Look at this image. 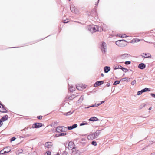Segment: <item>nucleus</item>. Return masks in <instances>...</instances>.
I'll return each mask as SVG.
<instances>
[{"label": "nucleus", "instance_id": "4c0bfd02", "mask_svg": "<svg viewBox=\"0 0 155 155\" xmlns=\"http://www.w3.org/2000/svg\"><path fill=\"white\" fill-rule=\"evenodd\" d=\"M91 144L94 146H96L97 145V143L94 141H93L91 142Z\"/></svg>", "mask_w": 155, "mask_h": 155}, {"label": "nucleus", "instance_id": "6e6d98bb", "mask_svg": "<svg viewBox=\"0 0 155 155\" xmlns=\"http://www.w3.org/2000/svg\"><path fill=\"white\" fill-rule=\"evenodd\" d=\"M101 104H100V103L97 104H96L97 107H98V106H100Z\"/></svg>", "mask_w": 155, "mask_h": 155}, {"label": "nucleus", "instance_id": "2f4dec72", "mask_svg": "<svg viewBox=\"0 0 155 155\" xmlns=\"http://www.w3.org/2000/svg\"><path fill=\"white\" fill-rule=\"evenodd\" d=\"M84 98V97L83 96H81L79 98V99L78 100V101H79V102H81L83 100Z\"/></svg>", "mask_w": 155, "mask_h": 155}, {"label": "nucleus", "instance_id": "7ed1b4c3", "mask_svg": "<svg viewBox=\"0 0 155 155\" xmlns=\"http://www.w3.org/2000/svg\"><path fill=\"white\" fill-rule=\"evenodd\" d=\"M11 150V149L10 147H7L4 148L3 150L0 151V155L5 154L6 153H8Z\"/></svg>", "mask_w": 155, "mask_h": 155}, {"label": "nucleus", "instance_id": "c9c22d12", "mask_svg": "<svg viewBox=\"0 0 155 155\" xmlns=\"http://www.w3.org/2000/svg\"><path fill=\"white\" fill-rule=\"evenodd\" d=\"M61 128L62 129V132H64L67 130V128L64 126H61Z\"/></svg>", "mask_w": 155, "mask_h": 155}, {"label": "nucleus", "instance_id": "e433bc0d", "mask_svg": "<svg viewBox=\"0 0 155 155\" xmlns=\"http://www.w3.org/2000/svg\"><path fill=\"white\" fill-rule=\"evenodd\" d=\"M124 63L126 65H129L131 63V61H126Z\"/></svg>", "mask_w": 155, "mask_h": 155}, {"label": "nucleus", "instance_id": "f257e3e1", "mask_svg": "<svg viewBox=\"0 0 155 155\" xmlns=\"http://www.w3.org/2000/svg\"><path fill=\"white\" fill-rule=\"evenodd\" d=\"M86 28L92 33H94L97 31H101L102 30L101 27L94 25H88L86 27Z\"/></svg>", "mask_w": 155, "mask_h": 155}, {"label": "nucleus", "instance_id": "603ef678", "mask_svg": "<svg viewBox=\"0 0 155 155\" xmlns=\"http://www.w3.org/2000/svg\"><path fill=\"white\" fill-rule=\"evenodd\" d=\"M127 82H129L130 81V78H127Z\"/></svg>", "mask_w": 155, "mask_h": 155}, {"label": "nucleus", "instance_id": "774afa93", "mask_svg": "<svg viewBox=\"0 0 155 155\" xmlns=\"http://www.w3.org/2000/svg\"><path fill=\"white\" fill-rule=\"evenodd\" d=\"M147 43H153L151 42H147Z\"/></svg>", "mask_w": 155, "mask_h": 155}, {"label": "nucleus", "instance_id": "49530a36", "mask_svg": "<svg viewBox=\"0 0 155 155\" xmlns=\"http://www.w3.org/2000/svg\"><path fill=\"white\" fill-rule=\"evenodd\" d=\"M67 128H68L67 129L69 130H71L73 129L71 126H68V127Z\"/></svg>", "mask_w": 155, "mask_h": 155}, {"label": "nucleus", "instance_id": "1a4fd4ad", "mask_svg": "<svg viewBox=\"0 0 155 155\" xmlns=\"http://www.w3.org/2000/svg\"><path fill=\"white\" fill-rule=\"evenodd\" d=\"M45 148L46 149V148H50L52 146V143L50 142H48L45 143Z\"/></svg>", "mask_w": 155, "mask_h": 155}, {"label": "nucleus", "instance_id": "f704fd0d", "mask_svg": "<svg viewBox=\"0 0 155 155\" xmlns=\"http://www.w3.org/2000/svg\"><path fill=\"white\" fill-rule=\"evenodd\" d=\"M71 126L72 129H74V128L77 127H78V125L77 124H74L73 125Z\"/></svg>", "mask_w": 155, "mask_h": 155}, {"label": "nucleus", "instance_id": "72a5a7b5", "mask_svg": "<svg viewBox=\"0 0 155 155\" xmlns=\"http://www.w3.org/2000/svg\"><path fill=\"white\" fill-rule=\"evenodd\" d=\"M146 105V104L145 103H143L140 106V109H142L143 107H144Z\"/></svg>", "mask_w": 155, "mask_h": 155}, {"label": "nucleus", "instance_id": "bb28decb", "mask_svg": "<svg viewBox=\"0 0 155 155\" xmlns=\"http://www.w3.org/2000/svg\"><path fill=\"white\" fill-rule=\"evenodd\" d=\"M140 39L138 38H135L133 39L132 41V43H134V42H139L140 41Z\"/></svg>", "mask_w": 155, "mask_h": 155}, {"label": "nucleus", "instance_id": "864d4df0", "mask_svg": "<svg viewBox=\"0 0 155 155\" xmlns=\"http://www.w3.org/2000/svg\"><path fill=\"white\" fill-rule=\"evenodd\" d=\"M3 124V122L0 120V127H1Z\"/></svg>", "mask_w": 155, "mask_h": 155}, {"label": "nucleus", "instance_id": "473e14b6", "mask_svg": "<svg viewBox=\"0 0 155 155\" xmlns=\"http://www.w3.org/2000/svg\"><path fill=\"white\" fill-rule=\"evenodd\" d=\"M143 92L142 90L140 91H139L137 92V95H140L142 94Z\"/></svg>", "mask_w": 155, "mask_h": 155}, {"label": "nucleus", "instance_id": "338daca9", "mask_svg": "<svg viewBox=\"0 0 155 155\" xmlns=\"http://www.w3.org/2000/svg\"><path fill=\"white\" fill-rule=\"evenodd\" d=\"M101 76L102 77L104 76V74H103V73H101Z\"/></svg>", "mask_w": 155, "mask_h": 155}, {"label": "nucleus", "instance_id": "39448f33", "mask_svg": "<svg viewBox=\"0 0 155 155\" xmlns=\"http://www.w3.org/2000/svg\"><path fill=\"white\" fill-rule=\"evenodd\" d=\"M80 152L76 148H73L71 153H70L68 155H80Z\"/></svg>", "mask_w": 155, "mask_h": 155}, {"label": "nucleus", "instance_id": "69168bd1", "mask_svg": "<svg viewBox=\"0 0 155 155\" xmlns=\"http://www.w3.org/2000/svg\"><path fill=\"white\" fill-rule=\"evenodd\" d=\"M27 129H26V128H25L23 130H26Z\"/></svg>", "mask_w": 155, "mask_h": 155}, {"label": "nucleus", "instance_id": "a878e982", "mask_svg": "<svg viewBox=\"0 0 155 155\" xmlns=\"http://www.w3.org/2000/svg\"><path fill=\"white\" fill-rule=\"evenodd\" d=\"M143 92H149L150 91V89L148 88H144L142 89Z\"/></svg>", "mask_w": 155, "mask_h": 155}, {"label": "nucleus", "instance_id": "e2e57ef3", "mask_svg": "<svg viewBox=\"0 0 155 155\" xmlns=\"http://www.w3.org/2000/svg\"><path fill=\"white\" fill-rule=\"evenodd\" d=\"M22 151L23 150H21V151L19 152V153H21Z\"/></svg>", "mask_w": 155, "mask_h": 155}, {"label": "nucleus", "instance_id": "2eb2a0df", "mask_svg": "<svg viewBox=\"0 0 155 155\" xmlns=\"http://www.w3.org/2000/svg\"><path fill=\"white\" fill-rule=\"evenodd\" d=\"M8 118V116L7 115H5L3 116L1 119H0V120L2 121V122H3L6 121Z\"/></svg>", "mask_w": 155, "mask_h": 155}, {"label": "nucleus", "instance_id": "bf43d9fd", "mask_svg": "<svg viewBox=\"0 0 155 155\" xmlns=\"http://www.w3.org/2000/svg\"><path fill=\"white\" fill-rule=\"evenodd\" d=\"M151 109H152V107H149V109H148V110H151Z\"/></svg>", "mask_w": 155, "mask_h": 155}, {"label": "nucleus", "instance_id": "dca6fc26", "mask_svg": "<svg viewBox=\"0 0 155 155\" xmlns=\"http://www.w3.org/2000/svg\"><path fill=\"white\" fill-rule=\"evenodd\" d=\"M99 120L98 118L95 117H93L89 119V121H97Z\"/></svg>", "mask_w": 155, "mask_h": 155}, {"label": "nucleus", "instance_id": "052dcab7", "mask_svg": "<svg viewBox=\"0 0 155 155\" xmlns=\"http://www.w3.org/2000/svg\"><path fill=\"white\" fill-rule=\"evenodd\" d=\"M151 155H155V153L153 152L151 154Z\"/></svg>", "mask_w": 155, "mask_h": 155}, {"label": "nucleus", "instance_id": "423d86ee", "mask_svg": "<svg viewBox=\"0 0 155 155\" xmlns=\"http://www.w3.org/2000/svg\"><path fill=\"white\" fill-rule=\"evenodd\" d=\"M43 125L42 124L39 123H34L32 126L33 128H38L41 127Z\"/></svg>", "mask_w": 155, "mask_h": 155}, {"label": "nucleus", "instance_id": "5fc2aeb1", "mask_svg": "<svg viewBox=\"0 0 155 155\" xmlns=\"http://www.w3.org/2000/svg\"><path fill=\"white\" fill-rule=\"evenodd\" d=\"M68 22V21H66V20H64L63 21V23H66Z\"/></svg>", "mask_w": 155, "mask_h": 155}, {"label": "nucleus", "instance_id": "393cba45", "mask_svg": "<svg viewBox=\"0 0 155 155\" xmlns=\"http://www.w3.org/2000/svg\"><path fill=\"white\" fill-rule=\"evenodd\" d=\"M121 70L124 72L125 73H126V72H129L128 71H129V70L128 69H127V68H126L123 67L122 68ZM129 71H132V70H131V69H130Z\"/></svg>", "mask_w": 155, "mask_h": 155}, {"label": "nucleus", "instance_id": "0e129e2a", "mask_svg": "<svg viewBox=\"0 0 155 155\" xmlns=\"http://www.w3.org/2000/svg\"><path fill=\"white\" fill-rule=\"evenodd\" d=\"M148 146H146L145 148H143V149H142V150H144L145 148H146L148 147Z\"/></svg>", "mask_w": 155, "mask_h": 155}, {"label": "nucleus", "instance_id": "f03ea898", "mask_svg": "<svg viewBox=\"0 0 155 155\" xmlns=\"http://www.w3.org/2000/svg\"><path fill=\"white\" fill-rule=\"evenodd\" d=\"M127 41L124 40L122 39L117 41H116V44L120 47H124L125 46V43Z\"/></svg>", "mask_w": 155, "mask_h": 155}, {"label": "nucleus", "instance_id": "a211bd4d", "mask_svg": "<svg viewBox=\"0 0 155 155\" xmlns=\"http://www.w3.org/2000/svg\"><path fill=\"white\" fill-rule=\"evenodd\" d=\"M5 107V106L4 105H2V107L1 109L2 110H0V112H1L2 113H7L8 112V111L6 110Z\"/></svg>", "mask_w": 155, "mask_h": 155}, {"label": "nucleus", "instance_id": "f8f14e48", "mask_svg": "<svg viewBox=\"0 0 155 155\" xmlns=\"http://www.w3.org/2000/svg\"><path fill=\"white\" fill-rule=\"evenodd\" d=\"M101 131V130H97L93 134L95 139L97 138L98 137L100 134Z\"/></svg>", "mask_w": 155, "mask_h": 155}, {"label": "nucleus", "instance_id": "f3484780", "mask_svg": "<svg viewBox=\"0 0 155 155\" xmlns=\"http://www.w3.org/2000/svg\"><path fill=\"white\" fill-rule=\"evenodd\" d=\"M69 90L71 92H72L75 91V87L72 85H69Z\"/></svg>", "mask_w": 155, "mask_h": 155}, {"label": "nucleus", "instance_id": "ddd939ff", "mask_svg": "<svg viewBox=\"0 0 155 155\" xmlns=\"http://www.w3.org/2000/svg\"><path fill=\"white\" fill-rule=\"evenodd\" d=\"M104 83L103 81H96L94 84V86L97 87L102 84Z\"/></svg>", "mask_w": 155, "mask_h": 155}, {"label": "nucleus", "instance_id": "680f3d73", "mask_svg": "<svg viewBox=\"0 0 155 155\" xmlns=\"http://www.w3.org/2000/svg\"><path fill=\"white\" fill-rule=\"evenodd\" d=\"M105 102L104 101H101V102H100V104H103V103H104V102Z\"/></svg>", "mask_w": 155, "mask_h": 155}, {"label": "nucleus", "instance_id": "20e7f679", "mask_svg": "<svg viewBox=\"0 0 155 155\" xmlns=\"http://www.w3.org/2000/svg\"><path fill=\"white\" fill-rule=\"evenodd\" d=\"M101 51L103 54H105L107 48L106 44L104 42H102L101 45Z\"/></svg>", "mask_w": 155, "mask_h": 155}, {"label": "nucleus", "instance_id": "4be33fe9", "mask_svg": "<svg viewBox=\"0 0 155 155\" xmlns=\"http://www.w3.org/2000/svg\"><path fill=\"white\" fill-rule=\"evenodd\" d=\"M66 134L67 133H63L57 134L55 135V136L56 137H58L60 136H65Z\"/></svg>", "mask_w": 155, "mask_h": 155}, {"label": "nucleus", "instance_id": "0eeeda50", "mask_svg": "<svg viewBox=\"0 0 155 155\" xmlns=\"http://www.w3.org/2000/svg\"><path fill=\"white\" fill-rule=\"evenodd\" d=\"M74 143L70 141L69 142L68 147V148L69 150H71L73 149V148H76L74 147Z\"/></svg>", "mask_w": 155, "mask_h": 155}, {"label": "nucleus", "instance_id": "3c124183", "mask_svg": "<svg viewBox=\"0 0 155 155\" xmlns=\"http://www.w3.org/2000/svg\"><path fill=\"white\" fill-rule=\"evenodd\" d=\"M104 71L105 73H107V66L104 67Z\"/></svg>", "mask_w": 155, "mask_h": 155}, {"label": "nucleus", "instance_id": "aec40b11", "mask_svg": "<svg viewBox=\"0 0 155 155\" xmlns=\"http://www.w3.org/2000/svg\"><path fill=\"white\" fill-rule=\"evenodd\" d=\"M143 54L145 55V56H143V55H141V56L143 58H151V55L149 53H148V54L149 55L148 56H147V54L146 53H143Z\"/></svg>", "mask_w": 155, "mask_h": 155}, {"label": "nucleus", "instance_id": "a19ab883", "mask_svg": "<svg viewBox=\"0 0 155 155\" xmlns=\"http://www.w3.org/2000/svg\"><path fill=\"white\" fill-rule=\"evenodd\" d=\"M126 80H127V78H123L122 79H121L120 81H126Z\"/></svg>", "mask_w": 155, "mask_h": 155}, {"label": "nucleus", "instance_id": "09e8293b", "mask_svg": "<svg viewBox=\"0 0 155 155\" xmlns=\"http://www.w3.org/2000/svg\"><path fill=\"white\" fill-rule=\"evenodd\" d=\"M110 68L109 66H107V73H108L110 70Z\"/></svg>", "mask_w": 155, "mask_h": 155}, {"label": "nucleus", "instance_id": "9b49d317", "mask_svg": "<svg viewBox=\"0 0 155 155\" xmlns=\"http://www.w3.org/2000/svg\"><path fill=\"white\" fill-rule=\"evenodd\" d=\"M122 67H123L120 65L116 64L113 65V68L114 70H116L118 69H120L121 70Z\"/></svg>", "mask_w": 155, "mask_h": 155}, {"label": "nucleus", "instance_id": "13d9d810", "mask_svg": "<svg viewBox=\"0 0 155 155\" xmlns=\"http://www.w3.org/2000/svg\"><path fill=\"white\" fill-rule=\"evenodd\" d=\"M2 105H4L2 104L0 102V108H1V106L2 107Z\"/></svg>", "mask_w": 155, "mask_h": 155}, {"label": "nucleus", "instance_id": "9d476101", "mask_svg": "<svg viewBox=\"0 0 155 155\" xmlns=\"http://www.w3.org/2000/svg\"><path fill=\"white\" fill-rule=\"evenodd\" d=\"M146 67V65L143 63H140L138 66V68L141 70L144 69Z\"/></svg>", "mask_w": 155, "mask_h": 155}, {"label": "nucleus", "instance_id": "5701e85b", "mask_svg": "<svg viewBox=\"0 0 155 155\" xmlns=\"http://www.w3.org/2000/svg\"><path fill=\"white\" fill-rule=\"evenodd\" d=\"M117 35V36L120 38H125L127 37V36L125 34H119Z\"/></svg>", "mask_w": 155, "mask_h": 155}, {"label": "nucleus", "instance_id": "37998d69", "mask_svg": "<svg viewBox=\"0 0 155 155\" xmlns=\"http://www.w3.org/2000/svg\"><path fill=\"white\" fill-rule=\"evenodd\" d=\"M136 81L135 80H134L131 82V84L132 85H134L136 83Z\"/></svg>", "mask_w": 155, "mask_h": 155}, {"label": "nucleus", "instance_id": "79ce46f5", "mask_svg": "<svg viewBox=\"0 0 155 155\" xmlns=\"http://www.w3.org/2000/svg\"><path fill=\"white\" fill-rule=\"evenodd\" d=\"M87 124V123L83 122V123H80V126H83V125H86V124Z\"/></svg>", "mask_w": 155, "mask_h": 155}, {"label": "nucleus", "instance_id": "de8ad7c7", "mask_svg": "<svg viewBox=\"0 0 155 155\" xmlns=\"http://www.w3.org/2000/svg\"><path fill=\"white\" fill-rule=\"evenodd\" d=\"M68 153L66 151H63L62 155H67Z\"/></svg>", "mask_w": 155, "mask_h": 155}, {"label": "nucleus", "instance_id": "4468645a", "mask_svg": "<svg viewBox=\"0 0 155 155\" xmlns=\"http://www.w3.org/2000/svg\"><path fill=\"white\" fill-rule=\"evenodd\" d=\"M76 88L79 90H82L83 89L84 87L83 86V85L81 84H77L76 86Z\"/></svg>", "mask_w": 155, "mask_h": 155}, {"label": "nucleus", "instance_id": "ea45409f", "mask_svg": "<svg viewBox=\"0 0 155 155\" xmlns=\"http://www.w3.org/2000/svg\"><path fill=\"white\" fill-rule=\"evenodd\" d=\"M16 138L15 137H12L10 139V141L11 142H12L15 140Z\"/></svg>", "mask_w": 155, "mask_h": 155}, {"label": "nucleus", "instance_id": "c756f323", "mask_svg": "<svg viewBox=\"0 0 155 155\" xmlns=\"http://www.w3.org/2000/svg\"><path fill=\"white\" fill-rule=\"evenodd\" d=\"M97 107V106H96V104H93V105H92V106H88V107H85V108L86 109H87L89 108L90 107Z\"/></svg>", "mask_w": 155, "mask_h": 155}, {"label": "nucleus", "instance_id": "6ab92c4d", "mask_svg": "<svg viewBox=\"0 0 155 155\" xmlns=\"http://www.w3.org/2000/svg\"><path fill=\"white\" fill-rule=\"evenodd\" d=\"M87 138L89 140H92L94 139H95L93 134L88 135L87 136Z\"/></svg>", "mask_w": 155, "mask_h": 155}, {"label": "nucleus", "instance_id": "a18cd8bd", "mask_svg": "<svg viewBox=\"0 0 155 155\" xmlns=\"http://www.w3.org/2000/svg\"><path fill=\"white\" fill-rule=\"evenodd\" d=\"M150 95L153 97L155 98V94L153 93H151Z\"/></svg>", "mask_w": 155, "mask_h": 155}, {"label": "nucleus", "instance_id": "7c9ffc66", "mask_svg": "<svg viewBox=\"0 0 155 155\" xmlns=\"http://www.w3.org/2000/svg\"><path fill=\"white\" fill-rule=\"evenodd\" d=\"M75 97V95H73L69 97L68 98V99L70 100H71Z\"/></svg>", "mask_w": 155, "mask_h": 155}, {"label": "nucleus", "instance_id": "8fccbe9b", "mask_svg": "<svg viewBox=\"0 0 155 155\" xmlns=\"http://www.w3.org/2000/svg\"><path fill=\"white\" fill-rule=\"evenodd\" d=\"M37 118H38V119H41L42 118V116H37Z\"/></svg>", "mask_w": 155, "mask_h": 155}, {"label": "nucleus", "instance_id": "c85d7f7f", "mask_svg": "<svg viewBox=\"0 0 155 155\" xmlns=\"http://www.w3.org/2000/svg\"><path fill=\"white\" fill-rule=\"evenodd\" d=\"M73 113V111L71 112V111H69L65 113L64 114L65 115L67 116V115H71V114H72Z\"/></svg>", "mask_w": 155, "mask_h": 155}, {"label": "nucleus", "instance_id": "4d7b16f0", "mask_svg": "<svg viewBox=\"0 0 155 155\" xmlns=\"http://www.w3.org/2000/svg\"><path fill=\"white\" fill-rule=\"evenodd\" d=\"M110 85V84L109 83L107 82V87H109Z\"/></svg>", "mask_w": 155, "mask_h": 155}, {"label": "nucleus", "instance_id": "b1692460", "mask_svg": "<svg viewBox=\"0 0 155 155\" xmlns=\"http://www.w3.org/2000/svg\"><path fill=\"white\" fill-rule=\"evenodd\" d=\"M70 9H71V11L72 12L74 13L75 12V7L74 5H71V6H70Z\"/></svg>", "mask_w": 155, "mask_h": 155}, {"label": "nucleus", "instance_id": "c03bdc74", "mask_svg": "<svg viewBox=\"0 0 155 155\" xmlns=\"http://www.w3.org/2000/svg\"><path fill=\"white\" fill-rule=\"evenodd\" d=\"M99 0H98L97 1V2L95 4V8L96 9V8H97V6L98 5V3H99Z\"/></svg>", "mask_w": 155, "mask_h": 155}, {"label": "nucleus", "instance_id": "412c9836", "mask_svg": "<svg viewBox=\"0 0 155 155\" xmlns=\"http://www.w3.org/2000/svg\"><path fill=\"white\" fill-rule=\"evenodd\" d=\"M62 129L61 128V126H59L57 127L56 128V131L58 133L62 132Z\"/></svg>", "mask_w": 155, "mask_h": 155}, {"label": "nucleus", "instance_id": "58836bf2", "mask_svg": "<svg viewBox=\"0 0 155 155\" xmlns=\"http://www.w3.org/2000/svg\"><path fill=\"white\" fill-rule=\"evenodd\" d=\"M45 155H51V152L49 151H47L45 153Z\"/></svg>", "mask_w": 155, "mask_h": 155}, {"label": "nucleus", "instance_id": "6e6552de", "mask_svg": "<svg viewBox=\"0 0 155 155\" xmlns=\"http://www.w3.org/2000/svg\"><path fill=\"white\" fill-rule=\"evenodd\" d=\"M130 56V54H123L120 55V58L124 59H127Z\"/></svg>", "mask_w": 155, "mask_h": 155}, {"label": "nucleus", "instance_id": "cd10ccee", "mask_svg": "<svg viewBox=\"0 0 155 155\" xmlns=\"http://www.w3.org/2000/svg\"><path fill=\"white\" fill-rule=\"evenodd\" d=\"M120 83V81L119 80L115 81L114 83H113V85H116L117 84H118Z\"/></svg>", "mask_w": 155, "mask_h": 155}]
</instances>
